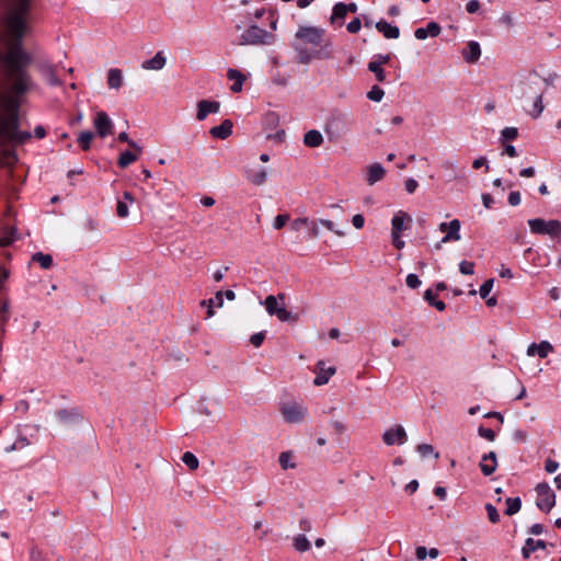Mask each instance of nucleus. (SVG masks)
I'll return each instance as SVG.
<instances>
[{"instance_id": "nucleus-24", "label": "nucleus", "mask_w": 561, "mask_h": 561, "mask_svg": "<svg viewBox=\"0 0 561 561\" xmlns=\"http://www.w3.org/2000/svg\"><path fill=\"white\" fill-rule=\"evenodd\" d=\"M536 504L541 511L549 512L556 505L554 493H538Z\"/></svg>"}, {"instance_id": "nucleus-31", "label": "nucleus", "mask_w": 561, "mask_h": 561, "mask_svg": "<svg viewBox=\"0 0 561 561\" xmlns=\"http://www.w3.org/2000/svg\"><path fill=\"white\" fill-rule=\"evenodd\" d=\"M282 469H295L297 467V457L293 451H284L278 458Z\"/></svg>"}, {"instance_id": "nucleus-30", "label": "nucleus", "mask_w": 561, "mask_h": 561, "mask_svg": "<svg viewBox=\"0 0 561 561\" xmlns=\"http://www.w3.org/2000/svg\"><path fill=\"white\" fill-rule=\"evenodd\" d=\"M410 220H411V218L407 213H403V211L397 213L391 220V225H392L391 233H401V231L404 229L405 221H410Z\"/></svg>"}, {"instance_id": "nucleus-35", "label": "nucleus", "mask_w": 561, "mask_h": 561, "mask_svg": "<svg viewBox=\"0 0 561 561\" xmlns=\"http://www.w3.org/2000/svg\"><path fill=\"white\" fill-rule=\"evenodd\" d=\"M294 548L299 552H305L310 549V541L305 535H298L294 538Z\"/></svg>"}, {"instance_id": "nucleus-3", "label": "nucleus", "mask_w": 561, "mask_h": 561, "mask_svg": "<svg viewBox=\"0 0 561 561\" xmlns=\"http://www.w3.org/2000/svg\"><path fill=\"white\" fill-rule=\"evenodd\" d=\"M324 36V30L318 26H299L295 34L294 47L299 53H302L304 47L307 45L319 46Z\"/></svg>"}, {"instance_id": "nucleus-17", "label": "nucleus", "mask_w": 561, "mask_h": 561, "mask_svg": "<svg viewBox=\"0 0 561 561\" xmlns=\"http://www.w3.org/2000/svg\"><path fill=\"white\" fill-rule=\"evenodd\" d=\"M440 26L436 22H430L426 27H419L415 30L414 35L417 39L423 41L428 36L436 37L440 34Z\"/></svg>"}, {"instance_id": "nucleus-15", "label": "nucleus", "mask_w": 561, "mask_h": 561, "mask_svg": "<svg viewBox=\"0 0 561 561\" xmlns=\"http://www.w3.org/2000/svg\"><path fill=\"white\" fill-rule=\"evenodd\" d=\"M336 369L335 367H325V364L323 360L318 362L317 364V376L313 380V383L316 386H322L328 383L330 378L335 374Z\"/></svg>"}, {"instance_id": "nucleus-4", "label": "nucleus", "mask_w": 561, "mask_h": 561, "mask_svg": "<svg viewBox=\"0 0 561 561\" xmlns=\"http://www.w3.org/2000/svg\"><path fill=\"white\" fill-rule=\"evenodd\" d=\"M285 295L279 294L277 297L270 295L264 300V306L270 316H276L282 322H295L297 316L288 311L284 304Z\"/></svg>"}, {"instance_id": "nucleus-40", "label": "nucleus", "mask_w": 561, "mask_h": 561, "mask_svg": "<svg viewBox=\"0 0 561 561\" xmlns=\"http://www.w3.org/2000/svg\"><path fill=\"white\" fill-rule=\"evenodd\" d=\"M425 299L431 304L433 305L437 310L439 311H443L445 310L446 308V305L444 301L442 300H437L435 299V295L433 294V291L431 289L426 290L425 291V295H424Z\"/></svg>"}, {"instance_id": "nucleus-11", "label": "nucleus", "mask_w": 561, "mask_h": 561, "mask_svg": "<svg viewBox=\"0 0 561 561\" xmlns=\"http://www.w3.org/2000/svg\"><path fill=\"white\" fill-rule=\"evenodd\" d=\"M265 36L266 32L263 28L253 25L243 32L240 43L243 45L261 44L264 42Z\"/></svg>"}, {"instance_id": "nucleus-39", "label": "nucleus", "mask_w": 561, "mask_h": 561, "mask_svg": "<svg viewBox=\"0 0 561 561\" xmlns=\"http://www.w3.org/2000/svg\"><path fill=\"white\" fill-rule=\"evenodd\" d=\"M368 69L375 75L377 81L383 82L386 80L385 70L382 69V66H379V64L370 61L368 64Z\"/></svg>"}, {"instance_id": "nucleus-6", "label": "nucleus", "mask_w": 561, "mask_h": 561, "mask_svg": "<svg viewBox=\"0 0 561 561\" xmlns=\"http://www.w3.org/2000/svg\"><path fill=\"white\" fill-rule=\"evenodd\" d=\"M279 411L283 419L290 424L301 423L307 415V409L296 401L282 403Z\"/></svg>"}, {"instance_id": "nucleus-37", "label": "nucleus", "mask_w": 561, "mask_h": 561, "mask_svg": "<svg viewBox=\"0 0 561 561\" xmlns=\"http://www.w3.org/2000/svg\"><path fill=\"white\" fill-rule=\"evenodd\" d=\"M32 259H33V261H36L37 263H39V265L45 270L49 268L53 264L51 255L44 254L42 252L35 253Z\"/></svg>"}, {"instance_id": "nucleus-32", "label": "nucleus", "mask_w": 561, "mask_h": 561, "mask_svg": "<svg viewBox=\"0 0 561 561\" xmlns=\"http://www.w3.org/2000/svg\"><path fill=\"white\" fill-rule=\"evenodd\" d=\"M267 175L266 169H259L250 173L249 180L255 185H262L265 183Z\"/></svg>"}, {"instance_id": "nucleus-16", "label": "nucleus", "mask_w": 561, "mask_h": 561, "mask_svg": "<svg viewBox=\"0 0 561 561\" xmlns=\"http://www.w3.org/2000/svg\"><path fill=\"white\" fill-rule=\"evenodd\" d=\"M553 351V346L548 341H542L539 344L533 343L527 347V355H538L540 358H546Z\"/></svg>"}, {"instance_id": "nucleus-18", "label": "nucleus", "mask_w": 561, "mask_h": 561, "mask_svg": "<svg viewBox=\"0 0 561 561\" xmlns=\"http://www.w3.org/2000/svg\"><path fill=\"white\" fill-rule=\"evenodd\" d=\"M386 174L385 168L380 163H374L367 167L366 181L369 185L381 181Z\"/></svg>"}, {"instance_id": "nucleus-52", "label": "nucleus", "mask_w": 561, "mask_h": 561, "mask_svg": "<svg viewBox=\"0 0 561 561\" xmlns=\"http://www.w3.org/2000/svg\"><path fill=\"white\" fill-rule=\"evenodd\" d=\"M265 339V332H257L250 337V342L253 346L259 347L262 345Z\"/></svg>"}, {"instance_id": "nucleus-20", "label": "nucleus", "mask_w": 561, "mask_h": 561, "mask_svg": "<svg viewBox=\"0 0 561 561\" xmlns=\"http://www.w3.org/2000/svg\"><path fill=\"white\" fill-rule=\"evenodd\" d=\"M209 134L219 139H226L232 134V122L225 119L220 125L210 128Z\"/></svg>"}, {"instance_id": "nucleus-33", "label": "nucleus", "mask_w": 561, "mask_h": 561, "mask_svg": "<svg viewBox=\"0 0 561 561\" xmlns=\"http://www.w3.org/2000/svg\"><path fill=\"white\" fill-rule=\"evenodd\" d=\"M182 462L190 469V470H196L199 466V461L197 457L191 453L186 451L182 456Z\"/></svg>"}, {"instance_id": "nucleus-47", "label": "nucleus", "mask_w": 561, "mask_h": 561, "mask_svg": "<svg viewBox=\"0 0 561 561\" xmlns=\"http://www.w3.org/2000/svg\"><path fill=\"white\" fill-rule=\"evenodd\" d=\"M319 222L324 228H327L330 231H333L339 237H343L345 234V232L343 230L335 229V226H334L333 221H331V220L321 219Z\"/></svg>"}, {"instance_id": "nucleus-58", "label": "nucleus", "mask_w": 561, "mask_h": 561, "mask_svg": "<svg viewBox=\"0 0 561 561\" xmlns=\"http://www.w3.org/2000/svg\"><path fill=\"white\" fill-rule=\"evenodd\" d=\"M215 300L216 299H208V300H203L202 301V306H207L208 310H207V317L208 318H211L214 316V307H215Z\"/></svg>"}, {"instance_id": "nucleus-36", "label": "nucleus", "mask_w": 561, "mask_h": 561, "mask_svg": "<svg viewBox=\"0 0 561 561\" xmlns=\"http://www.w3.org/2000/svg\"><path fill=\"white\" fill-rule=\"evenodd\" d=\"M93 137H94L93 133L90 130L80 133L79 138H78V142H79L80 147L85 151L89 150L91 142L93 140Z\"/></svg>"}, {"instance_id": "nucleus-10", "label": "nucleus", "mask_w": 561, "mask_h": 561, "mask_svg": "<svg viewBox=\"0 0 561 561\" xmlns=\"http://www.w3.org/2000/svg\"><path fill=\"white\" fill-rule=\"evenodd\" d=\"M129 146L133 150H126L122 152L117 160V164L122 169H125L134 163L142 153V147H140L135 141H129Z\"/></svg>"}, {"instance_id": "nucleus-9", "label": "nucleus", "mask_w": 561, "mask_h": 561, "mask_svg": "<svg viewBox=\"0 0 561 561\" xmlns=\"http://www.w3.org/2000/svg\"><path fill=\"white\" fill-rule=\"evenodd\" d=\"M94 127L96 129L98 135L101 138H105L106 136L113 133L114 124L110 116L105 112H98L94 118Z\"/></svg>"}, {"instance_id": "nucleus-63", "label": "nucleus", "mask_w": 561, "mask_h": 561, "mask_svg": "<svg viewBox=\"0 0 561 561\" xmlns=\"http://www.w3.org/2000/svg\"><path fill=\"white\" fill-rule=\"evenodd\" d=\"M415 554L419 560H424L427 557V549L425 547H417Z\"/></svg>"}, {"instance_id": "nucleus-50", "label": "nucleus", "mask_w": 561, "mask_h": 561, "mask_svg": "<svg viewBox=\"0 0 561 561\" xmlns=\"http://www.w3.org/2000/svg\"><path fill=\"white\" fill-rule=\"evenodd\" d=\"M478 433L481 437L490 440V442H493L495 439V433L493 430L491 428H486V427H483V426H480L479 430H478Z\"/></svg>"}, {"instance_id": "nucleus-21", "label": "nucleus", "mask_w": 561, "mask_h": 561, "mask_svg": "<svg viewBox=\"0 0 561 561\" xmlns=\"http://www.w3.org/2000/svg\"><path fill=\"white\" fill-rule=\"evenodd\" d=\"M346 15H347L346 3L337 2L334 4V7L332 9L330 22L333 25L342 26Z\"/></svg>"}, {"instance_id": "nucleus-5", "label": "nucleus", "mask_w": 561, "mask_h": 561, "mask_svg": "<svg viewBox=\"0 0 561 561\" xmlns=\"http://www.w3.org/2000/svg\"><path fill=\"white\" fill-rule=\"evenodd\" d=\"M528 226L533 233L547 234L551 238H561V221L558 219L545 220L535 218L528 220Z\"/></svg>"}, {"instance_id": "nucleus-43", "label": "nucleus", "mask_w": 561, "mask_h": 561, "mask_svg": "<svg viewBox=\"0 0 561 561\" xmlns=\"http://www.w3.org/2000/svg\"><path fill=\"white\" fill-rule=\"evenodd\" d=\"M459 271L463 275H472L474 273V263L470 261H461Z\"/></svg>"}, {"instance_id": "nucleus-26", "label": "nucleus", "mask_w": 561, "mask_h": 561, "mask_svg": "<svg viewBox=\"0 0 561 561\" xmlns=\"http://www.w3.org/2000/svg\"><path fill=\"white\" fill-rule=\"evenodd\" d=\"M123 72L118 68H112L107 72V84L110 89L118 90L123 85Z\"/></svg>"}, {"instance_id": "nucleus-22", "label": "nucleus", "mask_w": 561, "mask_h": 561, "mask_svg": "<svg viewBox=\"0 0 561 561\" xmlns=\"http://www.w3.org/2000/svg\"><path fill=\"white\" fill-rule=\"evenodd\" d=\"M167 64L165 56L159 51L151 59L142 62L141 67L145 70H161Z\"/></svg>"}, {"instance_id": "nucleus-57", "label": "nucleus", "mask_w": 561, "mask_h": 561, "mask_svg": "<svg viewBox=\"0 0 561 561\" xmlns=\"http://www.w3.org/2000/svg\"><path fill=\"white\" fill-rule=\"evenodd\" d=\"M28 445H30V442L26 437H20L13 444L12 449H22L24 447H27Z\"/></svg>"}, {"instance_id": "nucleus-54", "label": "nucleus", "mask_w": 561, "mask_h": 561, "mask_svg": "<svg viewBox=\"0 0 561 561\" xmlns=\"http://www.w3.org/2000/svg\"><path fill=\"white\" fill-rule=\"evenodd\" d=\"M308 224V218H297L290 224V228L294 231H299L304 226H307Z\"/></svg>"}, {"instance_id": "nucleus-1", "label": "nucleus", "mask_w": 561, "mask_h": 561, "mask_svg": "<svg viewBox=\"0 0 561 561\" xmlns=\"http://www.w3.org/2000/svg\"><path fill=\"white\" fill-rule=\"evenodd\" d=\"M31 0H12L2 20L0 35V102H23L36 89L27 68L33 58L23 46L32 31Z\"/></svg>"}, {"instance_id": "nucleus-48", "label": "nucleus", "mask_w": 561, "mask_h": 561, "mask_svg": "<svg viewBox=\"0 0 561 561\" xmlns=\"http://www.w3.org/2000/svg\"><path fill=\"white\" fill-rule=\"evenodd\" d=\"M362 28V22L358 18H355L354 20H352L347 25H346V30L351 33V34H356L360 31Z\"/></svg>"}, {"instance_id": "nucleus-59", "label": "nucleus", "mask_w": 561, "mask_h": 561, "mask_svg": "<svg viewBox=\"0 0 561 561\" xmlns=\"http://www.w3.org/2000/svg\"><path fill=\"white\" fill-rule=\"evenodd\" d=\"M508 203L512 206H517L520 203V194L519 192H511L508 195Z\"/></svg>"}, {"instance_id": "nucleus-60", "label": "nucleus", "mask_w": 561, "mask_h": 561, "mask_svg": "<svg viewBox=\"0 0 561 561\" xmlns=\"http://www.w3.org/2000/svg\"><path fill=\"white\" fill-rule=\"evenodd\" d=\"M393 245L401 250L404 248V241L401 239L400 233H391Z\"/></svg>"}, {"instance_id": "nucleus-25", "label": "nucleus", "mask_w": 561, "mask_h": 561, "mask_svg": "<svg viewBox=\"0 0 561 561\" xmlns=\"http://www.w3.org/2000/svg\"><path fill=\"white\" fill-rule=\"evenodd\" d=\"M323 142V136L319 130L311 129L304 136V144L309 148H318Z\"/></svg>"}, {"instance_id": "nucleus-2", "label": "nucleus", "mask_w": 561, "mask_h": 561, "mask_svg": "<svg viewBox=\"0 0 561 561\" xmlns=\"http://www.w3.org/2000/svg\"><path fill=\"white\" fill-rule=\"evenodd\" d=\"M545 90L537 76L529 77L519 84V100L523 110L533 118H538L545 110L542 103Z\"/></svg>"}, {"instance_id": "nucleus-41", "label": "nucleus", "mask_w": 561, "mask_h": 561, "mask_svg": "<svg viewBox=\"0 0 561 561\" xmlns=\"http://www.w3.org/2000/svg\"><path fill=\"white\" fill-rule=\"evenodd\" d=\"M383 95H385V91L377 85H374L371 88V90L367 93V98L375 102H380L382 100Z\"/></svg>"}, {"instance_id": "nucleus-8", "label": "nucleus", "mask_w": 561, "mask_h": 561, "mask_svg": "<svg viewBox=\"0 0 561 561\" xmlns=\"http://www.w3.org/2000/svg\"><path fill=\"white\" fill-rule=\"evenodd\" d=\"M36 69L42 78L50 85H61L62 82L59 80L56 73V67L48 60L43 59L37 61Z\"/></svg>"}, {"instance_id": "nucleus-62", "label": "nucleus", "mask_w": 561, "mask_h": 561, "mask_svg": "<svg viewBox=\"0 0 561 561\" xmlns=\"http://www.w3.org/2000/svg\"><path fill=\"white\" fill-rule=\"evenodd\" d=\"M390 56L389 55H378L376 57L375 60H373V62L375 64H379V66H382V65H386L390 61Z\"/></svg>"}, {"instance_id": "nucleus-28", "label": "nucleus", "mask_w": 561, "mask_h": 561, "mask_svg": "<svg viewBox=\"0 0 561 561\" xmlns=\"http://www.w3.org/2000/svg\"><path fill=\"white\" fill-rule=\"evenodd\" d=\"M481 55L480 45L477 42H470L463 51V58L467 62H476Z\"/></svg>"}, {"instance_id": "nucleus-56", "label": "nucleus", "mask_w": 561, "mask_h": 561, "mask_svg": "<svg viewBox=\"0 0 561 561\" xmlns=\"http://www.w3.org/2000/svg\"><path fill=\"white\" fill-rule=\"evenodd\" d=\"M352 224H353V226L356 229H362L364 227V224H365L364 216L360 215V214L354 215L353 218H352Z\"/></svg>"}, {"instance_id": "nucleus-27", "label": "nucleus", "mask_w": 561, "mask_h": 561, "mask_svg": "<svg viewBox=\"0 0 561 561\" xmlns=\"http://www.w3.org/2000/svg\"><path fill=\"white\" fill-rule=\"evenodd\" d=\"M480 467L485 476L493 473L496 469L495 453L491 451L489 455L484 456L480 462Z\"/></svg>"}, {"instance_id": "nucleus-7", "label": "nucleus", "mask_w": 561, "mask_h": 561, "mask_svg": "<svg viewBox=\"0 0 561 561\" xmlns=\"http://www.w3.org/2000/svg\"><path fill=\"white\" fill-rule=\"evenodd\" d=\"M460 227L461 224L458 219H453L449 222H440L438 225V229L440 232L445 233L440 242L448 243L451 241H459L461 239Z\"/></svg>"}, {"instance_id": "nucleus-38", "label": "nucleus", "mask_w": 561, "mask_h": 561, "mask_svg": "<svg viewBox=\"0 0 561 561\" xmlns=\"http://www.w3.org/2000/svg\"><path fill=\"white\" fill-rule=\"evenodd\" d=\"M520 510V499L519 497H508L506 500V510L505 513L507 515H514Z\"/></svg>"}, {"instance_id": "nucleus-55", "label": "nucleus", "mask_w": 561, "mask_h": 561, "mask_svg": "<svg viewBox=\"0 0 561 561\" xmlns=\"http://www.w3.org/2000/svg\"><path fill=\"white\" fill-rule=\"evenodd\" d=\"M417 186H419V183H417V181H416V180H414V179H408V180L404 182V187H405V190H407V192H408L409 194L414 193V192L416 191Z\"/></svg>"}, {"instance_id": "nucleus-19", "label": "nucleus", "mask_w": 561, "mask_h": 561, "mask_svg": "<svg viewBox=\"0 0 561 561\" xmlns=\"http://www.w3.org/2000/svg\"><path fill=\"white\" fill-rule=\"evenodd\" d=\"M376 28L388 39H396L400 36V30L396 25H391L385 20H380L376 23Z\"/></svg>"}, {"instance_id": "nucleus-61", "label": "nucleus", "mask_w": 561, "mask_h": 561, "mask_svg": "<svg viewBox=\"0 0 561 561\" xmlns=\"http://www.w3.org/2000/svg\"><path fill=\"white\" fill-rule=\"evenodd\" d=\"M480 9V2L478 0H470L467 3V11L469 13H476Z\"/></svg>"}, {"instance_id": "nucleus-45", "label": "nucleus", "mask_w": 561, "mask_h": 561, "mask_svg": "<svg viewBox=\"0 0 561 561\" xmlns=\"http://www.w3.org/2000/svg\"><path fill=\"white\" fill-rule=\"evenodd\" d=\"M493 285H494V280L493 279H488L485 280L480 289H479V294L482 298H486L489 296V294L491 293L492 288H493Z\"/></svg>"}, {"instance_id": "nucleus-29", "label": "nucleus", "mask_w": 561, "mask_h": 561, "mask_svg": "<svg viewBox=\"0 0 561 561\" xmlns=\"http://www.w3.org/2000/svg\"><path fill=\"white\" fill-rule=\"evenodd\" d=\"M546 542L543 540H535L533 538H528L525 542V546L522 549V553L524 558L528 559L530 554L537 549H545Z\"/></svg>"}, {"instance_id": "nucleus-23", "label": "nucleus", "mask_w": 561, "mask_h": 561, "mask_svg": "<svg viewBox=\"0 0 561 561\" xmlns=\"http://www.w3.org/2000/svg\"><path fill=\"white\" fill-rule=\"evenodd\" d=\"M227 77L229 80L233 81V84L230 88L231 91L234 93L241 92L243 83L245 81V76L242 72H240L239 70L231 68V69H228Z\"/></svg>"}, {"instance_id": "nucleus-46", "label": "nucleus", "mask_w": 561, "mask_h": 561, "mask_svg": "<svg viewBox=\"0 0 561 561\" xmlns=\"http://www.w3.org/2000/svg\"><path fill=\"white\" fill-rule=\"evenodd\" d=\"M560 468V465L557 460L548 457L545 460V470L547 473H554Z\"/></svg>"}, {"instance_id": "nucleus-12", "label": "nucleus", "mask_w": 561, "mask_h": 561, "mask_svg": "<svg viewBox=\"0 0 561 561\" xmlns=\"http://www.w3.org/2000/svg\"><path fill=\"white\" fill-rule=\"evenodd\" d=\"M382 439H383L385 444L388 446L396 445V444L402 445L407 440L405 430L401 425L391 427L383 433Z\"/></svg>"}, {"instance_id": "nucleus-42", "label": "nucleus", "mask_w": 561, "mask_h": 561, "mask_svg": "<svg viewBox=\"0 0 561 561\" xmlns=\"http://www.w3.org/2000/svg\"><path fill=\"white\" fill-rule=\"evenodd\" d=\"M224 295H225V297H226L228 300H233V299L236 298V294H234V291H233V290H230V289H229V290H226L225 293H222V291H217V293H216V295H215V299H216V301H217V306H218L219 308H220V307H222V305H224V299H222Z\"/></svg>"}, {"instance_id": "nucleus-13", "label": "nucleus", "mask_w": 561, "mask_h": 561, "mask_svg": "<svg viewBox=\"0 0 561 561\" xmlns=\"http://www.w3.org/2000/svg\"><path fill=\"white\" fill-rule=\"evenodd\" d=\"M220 103L217 101L203 100L197 103L196 118L204 121L209 114H216L219 112Z\"/></svg>"}, {"instance_id": "nucleus-14", "label": "nucleus", "mask_w": 561, "mask_h": 561, "mask_svg": "<svg viewBox=\"0 0 561 561\" xmlns=\"http://www.w3.org/2000/svg\"><path fill=\"white\" fill-rule=\"evenodd\" d=\"M135 203V197L130 192H124L123 197L117 199L116 215L118 218H127L129 216V207Z\"/></svg>"}, {"instance_id": "nucleus-64", "label": "nucleus", "mask_w": 561, "mask_h": 561, "mask_svg": "<svg viewBox=\"0 0 561 561\" xmlns=\"http://www.w3.org/2000/svg\"><path fill=\"white\" fill-rule=\"evenodd\" d=\"M530 534L533 535H540L543 533V526L541 524H534L531 527H530Z\"/></svg>"}, {"instance_id": "nucleus-34", "label": "nucleus", "mask_w": 561, "mask_h": 561, "mask_svg": "<svg viewBox=\"0 0 561 561\" xmlns=\"http://www.w3.org/2000/svg\"><path fill=\"white\" fill-rule=\"evenodd\" d=\"M416 449L423 458L434 457L437 459L439 457V454L430 444H420Z\"/></svg>"}, {"instance_id": "nucleus-44", "label": "nucleus", "mask_w": 561, "mask_h": 561, "mask_svg": "<svg viewBox=\"0 0 561 561\" xmlns=\"http://www.w3.org/2000/svg\"><path fill=\"white\" fill-rule=\"evenodd\" d=\"M485 510H486L488 517L491 523L495 524V523L500 522V514L495 506H493L492 504H486Z\"/></svg>"}, {"instance_id": "nucleus-53", "label": "nucleus", "mask_w": 561, "mask_h": 561, "mask_svg": "<svg viewBox=\"0 0 561 561\" xmlns=\"http://www.w3.org/2000/svg\"><path fill=\"white\" fill-rule=\"evenodd\" d=\"M407 285L410 287V288H417L420 285H421V280L419 279L417 275L416 274H409L407 276Z\"/></svg>"}, {"instance_id": "nucleus-49", "label": "nucleus", "mask_w": 561, "mask_h": 561, "mask_svg": "<svg viewBox=\"0 0 561 561\" xmlns=\"http://www.w3.org/2000/svg\"><path fill=\"white\" fill-rule=\"evenodd\" d=\"M288 220H289V216L287 214L277 215L274 219L273 226L276 230H279L287 224Z\"/></svg>"}, {"instance_id": "nucleus-51", "label": "nucleus", "mask_w": 561, "mask_h": 561, "mask_svg": "<svg viewBox=\"0 0 561 561\" xmlns=\"http://www.w3.org/2000/svg\"><path fill=\"white\" fill-rule=\"evenodd\" d=\"M518 131L515 127H506L502 130V136L506 140H513L517 137Z\"/></svg>"}]
</instances>
